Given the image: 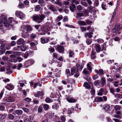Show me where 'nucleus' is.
Segmentation results:
<instances>
[{
    "label": "nucleus",
    "instance_id": "f257e3e1",
    "mask_svg": "<svg viewBox=\"0 0 122 122\" xmlns=\"http://www.w3.org/2000/svg\"><path fill=\"white\" fill-rule=\"evenodd\" d=\"M46 16L43 14L36 15L35 14L32 16L33 20L37 21L39 23L42 22L46 17Z\"/></svg>",
    "mask_w": 122,
    "mask_h": 122
},
{
    "label": "nucleus",
    "instance_id": "f03ea898",
    "mask_svg": "<svg viewBox=\"0 0 122 122\" xmlns=\"http://www.w3.org/2000/svg\"><path fill=\"white\" fill-rule=\"evenodd\" d=\"M75 73H76L74 75L75 77H77L79 76L80 73L78 71L75 67H73L71 69V74L73 75Z\"/></svg>",
    "mask_w": 122,
    "mask_h": 122
},
{
    "label": "nucleus",
    "instance_id": "7ed1b4c3",
    "mask_svg": "<svg viewBox=\"0 0 122 122\" xmlns=\"http://www.w3.org/2000/svg\"><path fill=\"white\" fill-rule=\"evenodd\" d=\"M32 30L31 27L29 25H27L25 27L24 25L21 26V30L22 31L27 32L28 31H31Z\"/></svg>",
    "mask_w": 122,
    "mask_h": 122
},
{
    "label": "nucleus",
    "instance_id": "20e7f679",
    "mask_svg": "<svg viewBox=\"0 0 122 122\" xmlns=\"http://www.w3.org/2000/svg\"><path fill=\"white\" fill-rule=\"evenodd\" d=\"M121 28V25L119 24L116 25L112 30L113 32L116 33L118 32Z\"/></svg>",
    "mask_w": 122,
    "mask_h": 122
},
{
    "label": "nucleus",
    "instance_id": "39448f33",
    "mask_svg": "<svg viewBox=\"0 0 122 122\" xmlns=\"http://www.w3.org/2000/svg\"><path fill=\"white\" fill-rule=\"evenodd\" d=\"M4 99L6 100V101L8 102H14L15 99L14 98H12L11 97L7 96L5 97Z\"/></svg>",
    "mask_w": 122,
    "mask_h": 122
},
{
    "label": "nucleus",
    "instance_id": "423d86ee",
    "mask_svg": "<svg viewBox=\"0 0 122 122\" xmlns=\"http://www.w3.org/2000/svg\"><path fill=\"white\" fill-rule=\"evenodd\" d=\"M15 15L18 16H19V17L20 19L23 18L25 16V15L21 12L20 11L17 10L16 11L15 13Z\"/></svg>",
    "mask_w": 122,
    "mask_h": 122
},
{
    "label": "nucleus",
    "instance_id": "0eeeda50",
    "mask_svg": "<svg viewBox=\"0 0 122 122\" xmlns=\"http://www.w3.org/2000/svg\"><path fill=\"white\" fill-rule=\"evenodd\" d=\"M57 49L60 53L63 52L64 51V48L63 46L60 45L57 46Z\"/></svg>",
    "mask_w": 122,
    "mask_h": 122
},
{
    "label": "nucleus",
    "instance_id": "6e6552de",
    "mask_svg": "<svg viewBox=\"0 0 122 122\" xmlns=\"http://www.w3.org/2000/svg\"><path fill=\"white\" fill-rule=\"evenodd\" d=\"M92 85V84L91 83L89 82L88 83L87 82H85L84 84V86L87 89L90 88Z\"/></svg>",
    "mask_w": 122,
    "mask_h": 122
},
{
    "label": "nucleus",
    "instance_id": "1a4fd4ad",
    "mask_svg": "<svg viewBox=\"0 0 122 122\" xmlns=\"http://www.w3.org/2000/svg\"><path fill=\"white\" fill-rule=\"evenodd\" d=\"M49 38L47 37L45 38H41V42L42 43L44 44L47 43L49 41Z\"/></svg>",
    "mask_w": 122,
    "mask_h": 122
},
{
    "label": "nucleus",
    "instance_id": "9d476101",
    "mask_svg": "<svg viewBox=\"0 0 122 122\" xmlns=\"http://www.w3.org/2000/svg\"><path fill=\"white\" fill-rule=\"evenodd\" d=\"M87 66L88 70L91 72L92 67L93 66V65L92 64L91 62H89L87 64Z\"/></svg>",
    "mask_w": 122,
    "mask_h": 122
},
{
    "label": "nucleus",
    "instance_id": "9b49d317",
    "mask_svg": "<svg viewBox=\"0 0 122 122\" xmlns=\"http://www.w3.org/2000/svg\"><path fill=\"white\" fill-rule=\"evenodd\" d=\"M0 18L1 20L3 23L5 22L6 21H7V16L5 15H2L0 17Z\"/></svg>",
    "mask_w": 122,
    "mask_h": 122
},
{
    "label": "nucleus",
    "instance_id": "f8f14e48",
    "mask_svg": "<svg viewBox=\"0 0 122 122\" xmlns=\"http://www.w3.org/2000/svg\"><path fill=\"white\" fill-rule=\"evenodd\" d=\"M76 66L77 70L81 71L83 67V63L82 62L81 65L78 64H76Z\"/></svg>",
    "mask_w": 122,
    "mask_h": 122
},
{
    "label": "nucleus",
    "instance_id": "ddd939ff",
    "mask_svg": "<svg viewBox=\"0 0 122 122\" xmlns=\"http://www.w3.org/2000/svg\"><path fill=\"white\" fill-rule=\"evenodd\" d=\"M25 43L24 41L22 38H20L19 39L17 42V43L18 45L23 44Z\"/></svg>",
    "mask_w": 122,
    "mask_h": 122
},
{
    "label": "nucleus",
    "instance_id": "4468645a",
    "mask_svg": "<svg viewBox=\"0 0 122 122\" xmlns=\"http://www.w3.org/2000/svg\"><path fill=\"white\" fill-rule=\"evenodd\" d=\"M94 47L97 52H99L101 50L100 46L98 44H97L95 45Z\"/></svg>",
    "mask_w": 122,
    "mask_h": 122
},
{
    "label": "nucleus",
    "instance_id": "2eb2a0df",
    "mask_svg": "<svg viewBox=\"0 0 122 122\" xmlns=\"http://www.w3.org/2000/svg\"><path fill=\"white\" fill-rule=\"evenodd\" d=\"M5 87L7 89L9 90H12L14 88V86L12 85H11L10 84H7L6 86H5Z\"/></svg>",
    "mask_w": 122,
    "mask_h": 122
},
{
    "label": "nucleus",
    "instance_id": "dca6fc26",
    "mask_svg": "<svg viewBox=\"0 0 122 122\" xmlns=\"http://www.w3.org/2000/svg\"><path fill=\"white\" fill-rule=\"evenodd\" d=\"M23 113L22 110H16L14 111V112L13 113V114L15 115V113L17 114L18 115H20L21 114Z\"/></svg>",
    "mask_w": 122,
    "mask_h": 122
},
{
    "label": "nucleus",
    "instance_id": "f3484780",
    "mask_svg": "<svg viewBox=\"0 0 122 122\" xmlns=\"http://www.w3.org/2000/svg\"><path fill=\"white\" fill-rule=\"evenodd\" d=\"M94 100L95 102H99L102 101L103 99L102 97H97L95 98Z\"/></svg>",
    "mask_w": 122,
    "mask_h": 122
},
{
    "label": "nucleus",
    "instance_id": "a211bd4d",
    "mask_svg": "<svg viewBox=\"0 0 122 122\" xmlns=\"http://www.w3.org/2000/svg\"><path fill=\"white\" fill-rule=\"evenodd\" d=\"M7 115L6 114H0V119L3 120L5 118Z\"/></svg>",
    "mask_w": 122,
    "mask_h": 122
},
{
    "label": "nucleus",
    "instance_id": "6ab92c4d",
    "mask_svg": "<svg viewBox=\"0 0 122 122\" xmlns=\"http://www.w3.org/2000/svg\"><path fill=\"white\" fill-rule=\"evenodd\" d=\"M84 16V15L83 13H78L76 14V18H78L79 17Z\"/></svg>",
    "mask_w": 122,
    "mask_h": 122
},
{
    "label": "nucleus",
    "instance_id": "aec40b11",
    "mask_svg": "<svg viewBox=\"0 0 122 122\" xmlns=\"http://www.w3.org/2000/svg\"><path fill=\"white\" fill-rule=\"evenodd\" d=\"M23 32L22 33V36L24 38H26L27 37L29 36L27 34V32H25L22 31Z\"/></svg>",
    "mask_w": 122,
    "mask_h": 122
},
{
    "label": "nucleus",
    "instance_id": "412c9836",
    "mask_svg": "<svg viewBox=\"0 0 122 122\" xmlns=\"http://www.w3.org/2000/svg\"><path fill=\"white\" fill-rule=\"evenodd\" d=\"M67 101L70 102H76V100L73 98H66Z\"/></svg>",
    "mask_w": 122,
    "mask_h": 122
},
{
    "label": "nucleus",
    "instance_id": "4be33fe9",
    "mask_svg": "<svg viewBox=\"0 0 122 122\" xmlns=\"http://www.w3.org/2000/svg\"><path fill=\"white\" fill-rule=\"evenodd\" d=\"M93 33L92 32L86 33L85 35V37L86 38H87V37H88L90 38H91L92 37V36L91 35Z\"/></svg>",
    "mask_w": 122,
    "mask_h": 122
},
{
    "label": "nucleus",
    "instance_id": "5701e85b",
    "mask_svg": "<svg viewBox=\"0 0 122 122\" xmlns=\"http://www.w3.org/2000/svg\"><path fill=\"white\" fill-rule=\"evenodd\" d=\"M77 23L80 25H86V23L85 22L83 21H79L77 22Z\"/></svg>",
    "mask_w": 122,
    "mask_h": 122
},
{
    "label": "nucleus",
    "instance_id": "b1692460",
    "mask_svg": "<svg viewBox=\"0 0 122 122\" xmlns=\"http://www.w3.org/2000/svg\"><path fill=\"white\" fill-rule=\"evenodd\" d=\"M75 81L74 79L72 78L69 79L67 80V82H68L71 84H73L75 82Z\"/></svg>",
    "mask_w": 122,
    "mask_h": 122
},
{
    "label": "nucleus",
    "instance_id": "393cba45",
    "mask_svg": "<svg viewBox=\"0 0 122 122\" xmlns=\"http://www.w3.org/2000/svg\"><path fill=\"white\" fill-rule=\"evenodd\" d=\"M59 106L56 104L55 103L52 106V109H54L57 110L59 108Z\"/></svg>",
    "mask_w": 122,
    "mask_h": 122
},
{
    "label": "nucleus",
    "instance_id": "a878e982",
    "mask_svg": "<svg viewBox=\"0 0 122 122\" xmlns=\"http://www.w3.org/2000/svg\"><path fill=\"white\" fill-rule=\"evenodd\" d=\"M96 53L92 51L91 55V58L92 59L95 58L96 57Z\"/></svg>",
    "mask_w": 122,
    "mask_h": 122
},
{
    "label": "nucleus",
    "instance_id": "bb28decb",
    "mask_svg": "<svg viewBox=\"0 0 122 122\" xmlns=\"http://www.w3.org/2000/svg\"><path fill=\"white\" fill-rule=\"evenodd\" d=\"M73 110V108L72 107L70 108H69L67 110L68 113L69 114H70L72 113Z\"/></svg>",
    "mask_w": 122,
    "mask_h": 122
},
{
    "label": "nucleus",
    "instance_id": "cd10ccee",
    "mask_svg": "<svg viewBox=\"0 0 122 122\" xmlns=\"http://www.w3.org/2000/svg\"><path fill=\"white\" fill-rule=\"evenodd\" d=\"M103 108L105 109L106 111H108L109 109L110 106L107 104H105Z\"/></svg>",
    "mask_w": 122,
    "mask_h": 122
},
{
    "label": "nucleus",
    "instance_id": "c85d7f7f",
    "mask_svg": "<svg viewBox=\"0 0 122 122\" xmlns=\"http://www.w3.org/2000/svg\"><path fill=\"white\" fill-rule=\"evenodd\" d=\"M114 96L115 97L118 98H122V95L121 94L116 93L114 94Z\"/></svg>",
    "mask_w": 122,
    "mask_h": 122
},
{
    "label": "nucleus",
    "instance_id": "c756f323",
    "mask_svg": "<svg viewBox=\"0 0 122 122\" xmlns=\"http://www.w3.org/2000/svg\"><path fill=\"white\" fill-rule=\"evenodd\" d=\"M101 84L102 86H103L105 85L106 83L105 79L104 78H102L101 79Z\"/></svg>",
    "mask_w": 122,
    "mask_h": 122
},
{
    "label": "nucleus",
    "instance_id": "7c9ffc66",
    "mask_svg": "<svg viewBox=\"0 0 122 122\" xmlns=\"http://www.w3.org/2000/svg\"><path fill=\"white\" fill-rule=\"evenodd\" d=\"M8 116L10 120H13L14 118V116L11 114H9Z\"/></svg>",
    "mask_w": 122,
    "mask_h": 122
},
{
    "label": "nucleus",
    "instance_id": "2f4dec72",
    "mask_svg": "<svg viewBox=\"0 0 122 122\" xmlns=\"http://www.w3.org/2000/svg\"><path fill=\"white\" fill-rule=\"evenodd\" d=\"M82 73L83 74L85 75H89L90 74L89 72L87 71L86 68L84 69Z\"/></svg>",
    "mask_w": 122,
    "mask_h": 122
},
{
    "label": "nucleus",
    "instance_id": "473e14b6",
    "mask_svg": "<svg viewBox=\"0 0 122 122\" xmlns=\"http://www.w3.org/2000/svg\"><path fill=\"white\" fill-rule=\"evenodd\" d=\"M49 9L53 11H54L55 10V8L54 6L52 5H50L49 7Z\"/></svg>",
    "mask_w": 122,
    "mask_h": 122
},
{
    "label": "nucleus",
    "instance_id": "72a5a7b5",
    "mask_svg": "<svg viewBox=\"0 0 122 122\" xmlns=\"http://www.w3.org/2000/svg\"><path fill=\"white\" fill-rule=\"evenodd\" d=\"M87 10L89 12H91L93 10V7L90 6L87 8Z\"/></svg>",
    "mask_w": 122,
    "mask_h": 122
},
{
    "label": "nucleus",
    "instance_id": "f704fd0d",
    "mask_svg": "<svg viewBox=\"0 0 122 122\" xmlns=\"http://www.w3.org/2000/svg\"><path fill=\"white\" fill-rule=\"evenodd\" d=\"M43 108L45 110H47L49 108V106L47 104H45L43 106Z\"/></svg>",
    "mask_w": 122,
    "mask_h": 122
},
{
    "label": "nucleus",
    "instance_id": "c9c22d12",
    "mask_svg": "<svg viewBox=\"0 0 122 122\" xmlns=\"http://www.w3.org/2000/svg\"><path fill=\"white\" fill-rule=\"evenodd\" d=\"M56 0L57 1L55 2V4L60 6H61L62 5V4L60 2V0Z\"/></svg>",
    "mask_w": 122,
    "mask_h": 122
},
{
    "label": "nucleus",
    "instance_id": "e433bc0d",
    "mask_svg": "<svg viewBox=\"0 0 122 122\" xmlns=\"http://www.w3.org/2000/svg\"><path fill=\"white\" fill-rule=\"evenodd\" d=\"M36 36V35L35 34L33 33L31 34L30 36V38L31 39H33L35 38Z\"/></svg>",
    "mask_w": 122,
    "mask_h": 122
},
{
    "label": "nucleus",
    "instance_id": "4c0bfd02",
    "mask_svg": "<svg viewBox=\"0 0 122 122\" xmlns=\"http://www.w3.org/2000/svg\"><path fill=\"white\" fill-rule=\"evenodd\" d=\"M97 73H98L101 75H102L103 74V71L102 69L99 70V71H96Z\"/></svg>",
    "mask_w": 122,
    "mask_h": 122
},
{
    "label": "nucleus",
    "instance_id": "58836bf2",
    "mask_svg": "<svg viewBox=\"0 0 122 122\" xmlns=\"http://www.w3.org/2000/svg\"><path fill=\"white\" fill-rule=\"evenodd\" d=\"M37 86H41V84L39 82L35 83L34 86V88H35Z\"/></svg>",
    "mask_w": 122,
    "mask_h": 122
},
{
    "label": "nucleus",
    "instance_id": "ea45409f",
    "mask_svg": "<svg viewBox=\"0 0 122 122\" xmlns=\"http://www.w3.org/2000/svg\"><path fill=\"white\" fill-rule=\"evenodd\" d=\"M121 106L116 105L115 107V109L116 110H117L120 109L121 108Z\"/></svg>",
    "mask_w": 122,
    "mask_h": 122
},
{
    "label": "nucleus",
    "instance_id": "a19ab883",
    "mask_svg": "<svg viewBox=\"0 0 122 122\" xmlns=\"http://www.w3.org/2000/svg\"><path fill=\"white\" fill-rule=\"evenodd\" d=\"M83 13L86 15H85V17L86 16H88V10H86V9L84 10L83 11Z\"/></svg>",
    "mask_w": 122,
    "mask_h": 122
},
{
    "label": "nucleus",
    "instance_id": "79ce46f5",
    "mask_svg": "<svg viewBox=\"0 0 122 122\" xmlns=\"http://www.w3.org/2000/svg\"><path fill=\"white\" fill-rule=\"evenodd\" d=\"M81 4L85 7H87V4L86 2H85L84 1H82L81 2Z\"/></svg>",
    "mask_w": 122,
    "mask_h": 122
},
{
    "label": "nucleus",
    "instance_id": "37998d69",
    "mask_svg": "<svg viewBox=\"0 0 122 122\" xmlns=\"http://www.w3.org/2000/svg\"><path fill=\"white\" fill-rule=\"evenodd\" d=\"M20 49L22 51H24L26 49V47L24 46H22L20 47Z\"/></svg>",
    "mask_w": 122,
    "mask_h": 122
},
{
    "label": "nucleus",
    "instance_id": "c03bdc74",
    "mask_svg": "<svg viewBox=\"0 0 122 122\" xmlns=\"http://www.w3.org/2000/svg\"><path fill=\"white\" fill-rule=\"evenodd\" d=\"M3 23L7 27L11 26L7 22V21H6L5 22H4Z\"/></svg>",
    "mask_w": 122,
    "mask_h": 122
},
{
    "label": "nucleus",
    "instance_id": "a18cd8bd",
    "mask_svg": "<svg viewBox=\"0 0 122 122\" xmlns=\"http://www.w3.org/2000/svg\"><path fill=\"white\" fill-rule=\"evenodd\" d=\"M40 8V6L39 5H37L35 7V9L36 11H38Z\"/></svg>",
    "mask_w": 122,
    "mask_h": 122
},
{
    "label": "nucleus",
    "instance_id": "49530a36",
    "mask_svg": "<svg viewBox=\"0 0 122 122\" xmlns=\"http://www.w3.org/2000/svg\"><path fill=\"white\" fill-rule=\"evenodd\" d=\"M106 6L105 4L104 3H102V7L103 10H105L106 9Z\"/></svg>",
    "mask_w": 122,
    "mask_h": 122
},
{
    "label": "nucleus",
    "instance_id": "de8ad7c7",
    "mask_svg": "<svg viewBox=\"0 0 122 122\" xmlns=\"http://www.w3.org/2000/svg\"><path fill=\"white\" fill-rule=\"evenodd\" d=\"M39 96H42L44 94L43 92L42 91L41 92L40 91L38 92H37Z\"/></svg>",
    "mask_w": 122,
    "mask_h": 122
},
{
    "label": "nucleus",
    "instance_id": "09e8293b",
    "mask_svg": "<svg viewBox=\"0 0 122 122\" xmlns=\"http://www.w3.org/2000/svg\"><path fill=\"white\" fill-rule=\"evenodd\" d=\"M86 42L88 45H89L91 43L92 41L90 39H87L86 40Z\"/></svg>",
    "mask_w": 122,
    "mask_h": 122
},
{
    "label": "nucleus",
    "instance_id": "8fccbe9b",
    "mask_svg": "<svg viewBox=\"0 0 122 122\" xmlns=\"http://www.w3.org/2000/svg\"><path fill=\"white\" fill-rule=\"evenodd\" d=\"M45 101L47 103L50 102H51V99L48 98H46L45 100Z\"/></svg>",
    "mask_w": 122,
    "mask_h": 122
},
{
    "label": "nucleus",
    "instance_id": "3c124183",
    "mask_svg": "<svg viewBox=\"0 0 122 122\" xmlns=\"http://www.w3.org/2000/svg\"><path fill=\"white\" fill-rule=\"evenodd\" d=\"M66 73L67 74V75H68L71 76V74L70 73V71L69 69H66Z\"/></svg>",
    "mask_w": 122,
    "mask_h": 122
},
{
    "label": "nucleus",
    "instance_id": "603ef678",
    "mask_svg": "<svg viewBox=\"0 0 122 122\" xmlns=\"http://www.w3.org/2000/svg\"><path fill=\"white\" fill-rule=\"evenodd\" d=\"M97 41L99 43H101L103 42H104V41L103 39H99L97 40Z\"/></svg>",
    "mask_w": 122,
    "mask_h": 122
},
{
    "label": "nucleus",
    "instance_id": "864d4df0",
    "mask_svg": "<svg viewBox=\"0 0 122 122\" xmlns=\"http://www.w3.org/2000/svg\"><path fill=\"white\" fill-rule=\"evenodd\" d=\"M15 54L17 56H19L21 55L22 53L20 52L16 51L15 52Z\"/></svg>",
    "mask_w": 122,
    "mask_h": 122
},
{
    "label": "nucleus",
    "instance_id": "5fc2aeb1",
    "mask_svg": "<svg viewBox=\"0 0 122 122\" xmlns=\"http://www.w3.org/2000/svg\"><path fill=\"white\" fill-rule=\"evenodd\" d=\"M69 56L70 57H72L74 54V52L72 51H70L69 52Z\"/></svg>",
    "mask_w": 122,
    "mask_h": 122
},
{
    "label": "nucleus",
    "instance_id": "6e6d98bb",
    "mask_svg": "<svg viewBox=\"0 0 122 122\" xmlns=\"http://www.w3.org/2000/svg\"><path fill=\"white\" fill-rule=\"evenodd\" d=\"M42 107L41 106H40L38 109V112H41L42 111Z\"/></svg>",
    "mask_w": 122,
    "mask_h": 122
},
{
    "label": "nucleus",
    "instance_id": "4d7b16f0",
    "mask_svg": "<svg viewBox=\"0 0 122 122\" xmlns=\"http://www.w3.org/2000/svg\"><path fill=\"white\" fill-rule=\"evenodd\" d=\"M22 110L24 111V112H25L26 113H28L29 111V110L28 109L26 108L25 107L23 108Z\"/></svg>",
    "mask_w": 122,
    "mask_h": 122
},
{
    "label": "nucleus",
    "instance_id": "13d9d810",
    "mask_svg": "<svg viewBox=\"0 0 122 122\" xmlns=\"http://www.w3.org/2000/svg\"><path fill=\"white\" fill-rule=\"evenodd\" d=\"M115 90L113 88H111L110 89V91L111 93L113 94V95H114L115 93Z\"/></svg>",
    "mask_w": 122,
    "mask_h": 122
},
{
    "label": "nucleus",
    "instance_id": "bf43d9fd",
    "mask_svg": "<svg viewBox=\"0 0 122 122\" xmlns=\"http://www.w3.org/2000/svg\"><path fill=\"white\" fill-rule=\"evenodd\" d=\"M5 49H0V54H4L5 51Z\"/></svg>",
    "mask_w": 122,
    "mask_h": 122
},
{
    "label": "nucleus",
    "instance_id": "052dcab7",
    "mask_svg": "<svg viewBox=\"0 0 122 122\" xmlns=\"http://www.w3.org/2000/svg\"><path fill=\"white\" fill-rule=\"evenodd\" d=\"M95 89L93 88H91V93L92 95H94L95 93Z\"/></svg>",
    "mask_w": 122,
    "mask_h": 122
},
{
    "label": "nucleus",
    "instance_id": "680f3d73",
    "mask_svg": "<svg viewBox=\"0 0 122 122\" xmlns=\"http://www.w3.org/2000/svg\"><path fill=\"white\" fill-rule=\"evenodd\" d=\"M63 18V16L61 15H59L57 17V19L58 21L61 20Z\"/></svg>",
    "mask_w": 122,
    "mask_h": 122
},
{
    "label": "nucleus",
    "instance_id": "e2e57ef3",
    "mask_svg": "<svg viewBox=\"0 0 122 122\" xmlns=\"http://www.w3.org/2000/svg\"><path fill=\"white\" fill-rule=\"evenodd\" d=\"M77 9L79 10H82V8L80 5H78L77 7Z\"/></svg>",
    "mask_w": 122,
    "mask_h": 122
},
{
    "label": "nucleus",
    "instance_id": "0e129e2a",
    "mask_svg": "<svg viewBox=\"0 0 122 122\" xmlns=\"http://www.w3.org/2000/svg\"><path fill=\"white\" fill-rule=\"evenodd\" d=\"M16 44V43L15 41H12L10 43V45L12 46H15Z\"/></svg>",
    "mask_w": 122,
    "mask_h": 122
},
{
    "label": "nucleus",
    "instance_id": "69168bd1",
    "mask_svg": "<svg viewBox=\"0 0 122 122\" xmlns=\"http://www.w3.org/2000/svg\"><path fill=\"white\" fill-rule=\"evenodd\" d=\"M94 4L95 5L97 6L99 4V1L98 0H95Z\"/></svg>",
    "mask_w": 122,
    "mask_h": 122
},
{
    "label": "nucleus",
    "instance_id": "338daca9",
    "mask_svg": "<svg viewBox=\"0 0 122 122\" xmlns=\"http://www.w3.org/2000/svg\"><path fill=\"white\" fill-rule=\"evenodd\" d=\"M24 5L21 3H20L19 4V7L20 8H22L24 7Z\"/></svg>",
    "mask_w": 122,
    "mask_h": 122
},
{
    "label": "nucleus",
    "instance_id": "774afa93",
    "mask_svg": "<svg viewBox=\"0 0 122 122\" xmlns=\"http://www.w3.org/2000/svg\"><path fill=\"white\" fill-rule=\"evenodd\" d=\"M30 45L32 47H34L36 46V44L33 42H31L30 43Z\"/></svg>",
    "mask_w": 122,
    "mask_h": 122
}]
</instances>
